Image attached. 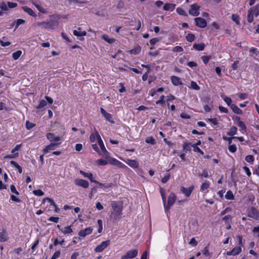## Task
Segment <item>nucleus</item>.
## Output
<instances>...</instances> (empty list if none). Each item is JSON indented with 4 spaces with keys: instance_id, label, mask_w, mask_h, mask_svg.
Returning a JSON list of instances; mask_svg holds the SVG:
<instances>
[{
    "instance_id": "nucleus-1",
    "label": "nucleus",
    "mask_w": 259,
    "mask_h": 259,
    "mask_svg": "<svg viewBox=\"0 0 259 259\" xmlns=\"http://www.w3.org/2000/svg\"><path fill=\"white\" fill-rule=\"evenodd\" d=\"M51 17L53 19H50L48 21H43L38 23V26H41L42 28L53 30L57 28L59 25V20L61 17L59 15H51Z\"/></svg>"
},
{
    "instance_id": "nucleus-2",
    "label": "nucleus",
    "mask_w": 259,
    "mask_h": 259,
    "mask_svg": "<svg viewBox=\"0 0 259 259\" xmlns=\"http://www.w3.org/2000/svg\"><path fill=\"white\" fill-rule=\"evenodd\" d=\"M259 15V5L256 4L250 8L247 12V20L248 23H252L253 20L254 16L257 17Z\"/></svg>"
},
{
    "instance_id": "nucleus-3",
    "label": "nucleus",
    "mask_w": 259,
    "mask_h": 259,
    "mask_svg": "<svg viewBox=\"0 0 259 259\" xmlns=\"http://www.w3.org/2000/svg\"><path fill=\"white\" fill-rule=\"evenodd\" d=\"M176 199V195L174 192H171L168 197L167 203L166 204L165 202V204H163L166 213H167L170 208L174 204Z\"/></svg>"
},
{
    "instance_id": "nucleus-4",
    "label": "nucleus",
    "mask_w": 259,
    "mask_h": 259,
    "mask_svg": "<svg viewBox=\"0 0 259 259\" xmlns=\"http://www.w3.org/2000/svg\"><path fill=\"white\" fill-rule=\"evenodd\" d=\"M247 216L255 220L259 221V210L254 206H251L247 209Z\"/></svg>"
},
{
    "instance_id": "nucleus-5",
    "label": "nucleus",
    "mask_w": 259,
    "mask_h": 259,
    "mask_svg": "<svg viewBox=\"0 0 259 259\" xmlns=\"http://www.w3.org/2000/svg\"><path fill=\"white\" fill-rule=\"evenodd\" d=\"M111 206L113 210L115 211V215L119 216L121 215L122 210V207L119 202L113 201L111 203Z\"/></svg>"
},
{
    "instance_id": "nucleus-6",
    "label": "nucleus",
    "mask_w": 259,
    "mask_h": 259,
    "mask_svg": "<svg viewBox=\"0 0 259 259\" xmlns=\"http://www.w3.org/2000/svg\"><path fill=\"white\" fill-rule=\"evenodd\" d=\"M96 135H97V136H98V144H99L102 151L103 152L104 155L106 157V158H108V157L109 155V153L106 149V148L104 146L103 142V141L101 139V137H100L98 131H96Z\"/></svg>"
},
{
    "instance_id": "nucleus-7",
    "label": "nucleus",
    "mask_w": 259,
    "mask_h": 259,
    "mask_svg": "<svg viewBox=\"0 0 259 259\" xmlns=\"http://www.w3.org/2000/svg\"><path fill=\"white\" fill-rule=\"evenodd\" d=\"M100 112L102 115V116L105 118V119L111 123H114V121L113 119L112 115L109 113H108L103 108L101 107L100 108Z\"/></svg>"
},
{
    "instance_id": "nucleus-8",
    "label": "nucleus",
    "mask_w": 259,
    "mask_h": 259,
    "mask_svg": "<svg viewBox=\"0 0 259 259\" xmlns=\"http://www.w3.org/2000/svg\"><path fill=\"white\" fill-rule=\"evenodd\" d=\"M138 253L137 249H132L128 250L124 255L121 257V259H130L135 257Z\"/></svg>"
},
{
    "instance_id": "nucleus-9",
    "label": "nucleus",
    "mask_w": 259,
    "mask_h": 259,
    "mask_svg": "<svg viewBox=\"0 0 259 259\" xmlns=\"http://www.w3.org/2000/svg\"><path fill=\"white\" fill-rule=\"evenodd\" d=\"M110 243V240H107L103 241L100 245H98L95 248V251L96 252H101L103 251L106 248H107Z\"/></svg>"
},
{
    "instance_id": "nucleus-10",
    "label": "nucleus",
    "mask_w": 259,
    "mask_h": 259,
    "mask_svg": "<svg viewBox=\"0 0 259 259\" xmlns=\"http://www.w3.org/2000/svg\"><path fill=\"white\" fill-rule=\"evenodd\" d=\"M73 34L78 37V39L80 40H83L84 39L83 36L87 35V32L84 30H82L80 27H78L76 30H73Z\"/></svg>"
},
{
    "instance_id": "nucleus-11",
    "label": "nucleus",
    "mask_w": 259,
    "mask_h": 259,
    "mask_svg": "<svg viewBox=\"0 0 259 259\" xmlns=\"http://www.w3.org/2000/svg\"><path fill=\"white\" fill-rule=\"evenodd\" d=\"M195 25L201 28H205L207 25V21L201 17H197L194 19Z\"/></svg>"
},
{
    "instance_id": "nucleus-12",
    "label": "nucleus",
    "mask_w": 259,
    "mask_h": 259,
    "mask_svg": "<svg viewBox=\"0 0 259 259\" xmlns=\"http://www.w3.org/2000/svg\"><path fill=\"white\" fill-rule=\"evenodd\" d=\"M194 189V186L193 185L190 186L188 188H185V187L182 186L180 188V191L183 194H184L185 195V196H186L187 197H188L191 195Z\"/></svg>"
},
{
    "instance_id": "nucleus-13",
    "label": "nucleus",
    "mask_w": 259,
    "mask_h": 259,
    "mask_svg": "<svg viewBox=\"0 0 259 259\" xmlns=\"http://www.w3.org/2000/svg\"><path fill=\"white\" fill-rule=\"evenodd\" d=\"M199 7L196 4H192L190 6V9L189 11V13L191 15L197 16L199 14Z\"/></svg>"
},
{
    "instance_id": "nucleus-14",
    "label": "nucleus",
    "mask_w": 259,
    "mask_h": 259,
    "mask_svg": "<svg viewBox=\"0 0 259 259\" xmlns=\"http://www.w3.org/2000/svg\"><path fill=\"white\" fill-rule=\"evenodd\" d=\"M74 183L76 185L81 186L84 188H87L89 186V182L83 179H76L74 180Z\"/></svg>"
},
{
    "instance_id": "nucleus-15",
    "label": "nucleus",
    "mask_w": 259,
    "mask_h": 259,
    "mask_svg": "<svg viewBox=\"0 0 259 259\" xmlns=\"http://www.w3.org/2000/svg\"><path fill=\"white\" fill-rule=\"evenodd\" d=\"M242 251V248L240 246H238L233 248L230 251H227L226 254L227 255H236L239 254Z\"/></svg>"
},
{
    "instance_id": "nucleus-16",
    "label": "nucleus",
    "mask_w": 259,
    "mask_h": 259,
    "mask_svg": "<svg viewBox=\"0 0 259 259\" xmlns=\"http://www.w3.org/2000/svg\"><path fill=\"white\" fill-rule=\"evenodd\" d=\"M93 229L91 227H88L84 229L81 230L78 232V235L81 237H85L86 236L92 233Z\"/></svg>"
},
{
    "instance_id": "nucleus-17",
    "label": "nucleus",
    "mask_w": 259,
    "mask_h": 259,
    "mask_svg": "<svg viewBox=\"0 0 259 259\" xmlns=\"http://www.w3.org/2000/svg\"><path fill=\"white\" fill-rule=\"evenodd\" d=\"M60 143H51L49 145H47L44 149L43 152L46 154L51 150H53L55 149V147L59 145Z\"/></svg>"
},
{
    "instance_id": "nucleus-18",
    "label": "nucleus",
    "mask_w": 259,
    "mask_h": 259,
    "mask_svg": "<svg viewBox=\"0 0 259 259\" xmlns=\"http://www.w3.org/2000/svg\"><path fill=\"white\" fill-rule=\"evenodd\" d=\"M21 147V145H17L12 150V153L13 154H11L7 155L6 157L9 158H14L15 157H17L19 155V153L17 152L16 151H18Z\"/></svg>"
},
{
    "instance_id": "nucleus-19",
    "label": "nucleus",
    "mask_w": 259,
    "mask_h": 259,
    "mask_svg": "<svg viewBox=\"0 0 259 259\" xmlns=\"http://www.w3.org/2000/svg\"><path fill=\"white\" fill-rule=\"evenodd\" d=\"M46 137L51 142H58L61 140L60 137H55L54 134L51 133H47Z\"/></svg>"
},
{
    "instance_id": "nucleus-20",
    "label": "nucleus",
    "mask_w": 259,
    "mask_h": 259,
    "mask_svg": "<svg viewBox=\"0 0 259 259\" xmlns=\"http://www.w3.org/2000/svg\"><path fill=\"white\" fill-rule=\"evenodd\" d=\"M125 162L133 168H136L139 166V163L136 160L127 159Z\"/></svg>"
},
{
    "instance_id": "nucleus-21",
    "label": "nucleus",
    "mask_w": 259,
    "mask_h": 259,
    "mask_svg": "<svg viewBox=\"0 0 259 259\" xmlns=\"http://www.w3.org/2000/svg\"><path fill=\"white\" fill-rule=\"evenodd\" d=\"M171 81L172 83L176 86L183 84L182 82L181 81L180 78L176 76H171Z\"/></svg>"
},
{
    "instance_id": "nucleus-22",
    "label": "nucleus",
    "mask_w": 259,
    "mask_h": 259,
    "mask_svg": "<svg viewBox=\"0 0 259 259\" xmlns=\"http://www.w3.org/2000/svg\"><path fill=\"white\" fill-rule=\"evenodd\" d=\"M22 8L24 11L27 13L29 15L33 17H35L36 16V14L31 8L28 7L27 6H23Z\"/></svg>"
},
{
    "instance_id": "nucleus-23",
    "label": "nucleus",
    "mask_w": 259,
    "mask_h": 259,
    "mask_svg": "<svg viewBox=\"0 0 259 259\" xmlns=\"http://www.w3.org/2000/svg\"><path fill=\"white\" fill-rule=\"evenodd\" d=\"M96 184L99 185L105 191H106L108 189L111 188L113 186L112 183H102L98 181H97Z\"/></svg>"
},
{
    "instance_id": "nucleus-24",
    "label": "nucleus",
    "mask_w": 259,
    "mask_h": 259,
    "mask_svg": "<svg viewBox=\"0 0 259 259\" xmlns=\"http://www.w3.org/2000/svg\"><path fill=\"white\" fill-rule=\"evenodd\" d=\"M8 237L7 234L6 230L5 229H3V231L0 232V242H4L8 240Z\"/></svg>"
},
{
    "instance_id": "nucleus-25",
    "label": "nucleus",
    "mask_w": 259,
    "mask_h": 259,
    "mask_svg": "<svg viewBox=\"0 0 259 259\" xmlns=\"http://www.w3.org/2000/svg\"><path fill=\"white\" fill-rule=\"evenodd\" d=\"M191 143L184 142L183 144V152L187 153L188 151H191Z\"/></svg>"
},
{
    "instance_id": "nucleus-26",
    "label": "nucleus",
    "mask_w": 259,
    "mask_h": 259,
    "mask_svg": "<svg viewBox=\"0 0 259 259\" xmlns=\"http://www.w3.org/2000/svg\"><path fill=\"white\" fill-rule=\"evenodd\" d=\"M80 173L84 177L88 178L91 182L95 183L97 182V181L93 179V175L92 173L85 172L82 170H80Z\"/></svg>"
},
{
    "instance_id": "nucleus-27",
    "label": "nucleus",
    "mask_w": 259,
    "mask_h": 259,
    "mask_svg": "<svg viewBox=\"0 0 259 259\" xmlns=\"http://www.w3.org/2000/svg\"><path fill=\"white\" fill-rule=\"evenodd\" d=\"M230 108L235 113L239 115L242 114V111L236 105L232 104L230 106Z\"/></svg>"
},
{
    "instance_id": "nucleus-28",
    "label": "nucleus",
    "mask_w": 259,
    "mask_h": 259,
    "mask_svg": "<svg viewBox=\"0 0 259 259\" xmlns=\"http://www.w3.org/2000/svg\"><path fill=\"white\" fill-rule=\"evenodd\" d=\"M176 5L171 3L165 4L163 7V9L165 11H173L175 9Z\"/></svg>"
},
{
    "instance_id": "nucleus-29",
    "label": "nucleus",
    "mask_w": 259,
    "mask_h": 259,
    "mask_svg": "<svg viewBox=\"0 0 259 259\" xmlns=\"http://www.w3.org/2000/svg\"><path fill=\"white\" fill-rule=\"evenodd\" d=\"M141 51V47L137 45L133 49L130 51V53L131 54L138 55Z\"/></svg>"
},
{
    "instance_id": "nucleus-30",
    "label": "nucleus",
    "mask_w": 259,
    "mask_h": 259,
    "mask_svg": "<svg viewBox=\"0 0 259 259\" xmlns=\"http://www.w3.org/2000/svg\"><path fill=\"white\" fill-rule=\"evenodd\" d=\"M60 231L65 235L71 234L73 232L71 226H68L63 229H60Z\"/></svg>"
},
{
    "instance_id": "nucleus-31",
    "label": "nucleus",
    "mask_w": 259,
    "mask_h": 259,
    "mask_svg": "<svg viewBox=\"0 0 259 259\" xmlns=\"http://www.w3.org/2000/svg\"><path fill=\"white\" fill-rule=\"evenodd\" d=\"M193 48L194 49L197 51H202L205 48V44L203 43L201 44H194Z\"/></svg>"
},
{
    "instance_id": "nucleus-32",
    "label": "nucleus",
    "mask_w": 259,
    "mask_h": 259,
    "mask_svg": "<svg viewBox=\"0 0 259 259\" xmlns=\"http://www.w3.org/2000/svg\"><path fill=\"white\" fill-rule=\"evenodd\" d=\"M32 4L35 6L37 10L43 14L46 13V11L44 8L39 6L36 2V0H31Z\"/></svg>"
},
{
    "instance_id": "nucleus-33",
    "label": "nucleus",
    "mask_w": 259,
    "mask_h": 259,
    "mask_svg": "<svg viewBox=\"0 0 259 259\" xmlns=\"http://www.w3.org/2000/svg\"><path fill=\"white\" fill-rule=\"evenodd\" d=\"M210 186V183L209 181H205L203 183L200 187V191L203 192L205 190L207 189Z\"/></svg>"
},
{
    "instance_id": "nucleus-34",
    "label": "nucleus",
    "mask_w": 259,
    "mask_h": 259,
    "mask_svg": "<svg viewBox=\"0 0 259 259\" xmlns=\"http://www.w3.org/2000/svg\"><path fill=\"white\" fill-rule=\"evenodd\" d=\"M102 39H103L105 41L107 42L109 44H113L115 41V39L113 38H110L108 35L106 34H104L102 36Z\"/></svg>"
},
{
    "instance_id": "nucleus-35",
    "label": "nucleus",
    "mask_w": 259,
    "mask_h": 259,
    "mask_svg": "<svg viewBox=\"0 0 259 259\" xmlns=\"http://www.w3.org/2000/svg\"><path fill=\"white\" fill-rule=\"evenodd\" d=\"M225 197L226 199L231 200H234L235 198L233 192L231 190H228L227 192Z\"/></svg>"
},
{
    "instance_id": "nucleus-36",
    "label": "nucleus",
    "mask_w": 259,
    "mask_h": 259,
    "mask_svg": "<svg viewBox=\"0 0 259 259\" xmlns=\"http://www.w3.org/2000/svg\"><path fill=\"white\" fill-rule=\"evenodd\" d=\"M96 131H97L96 128H94L95 133H92L90 137V141L92 143L95 142L96 140H98V136L96 135Z\"/></svg>"
},
{
    "instance_id": "nucleus-37",
    "label": "nucleus",
    "mask_w": 259,
    "mask_h": 259,
    "mask_svg": "<svg viewBox=\"0 0 259 259\" xmlns=\"http://www.w3.org/2000/svg\"><path fill=\"white\" fill-rule=\"evenodd\" d=\"M145 142L152 145H154L156 144V141L152 136L147 137L145 139Z\"/></svg>"
},
{
    "instance_id": "nucleus-38",
    "label": "nucleus",
    "mask_w": 259,
    "mask_h": 259,
    "mask_svg": "<svg viewBox=\"0 0 259 259\" xmlns=\"http://www.w3.org/2000/svg\"><path fill=\"white\" fill-rule=\"evenodd\" d=\"M237 128L235 126H233L231 127L229 132L227 133V135L229 136H233L237 134Z\"/></svg>"
},
{
    "instance_id": "nucleus-39",
    "label": "nucleus",
    "mask_w": 259,
    "mask_h": 259,
    "mask_svg": "<svg viewBox=\"0 0 259 259\" xmlns=\"http://www.w3.org/2000/svg\"><path fill=\"white\" fill-rule=\"evenodd\" d=\"M10 163L18 169L20 174L22 172V168L17 162L15 161H11Z\"/></svg>"
},
{
    "instance_id": "nucleus-40",
    "label": "nucleus",
    "mask_w": 259,
    "mask_h": 259,
    "mask_svg": "<svg viewBox=\"0 0 259 259\" xmlns=\"http://www.w3.org/2000/svg\"><path fill=\"white\" fill-rule=\"evenodd\" d=\"M46 202H48V203H50V205L53 206H54L56 204L53 199L48 197L45 198L43 199L42 204H45Z\"/></svg>"
},
{
    "instance_id": "nucleus-41",
    "label": "nucleus",
    "mask_w": 259,
    "mask_h": 259,
    "mask_svg": "<svg viewBox=\"0 0 259 259\" xmlns=\"http://www.w3.org/2000/svg\"><path fill=\"white\" fill-rule=\"evenodd\" d=\"M238 126L241 128V132L242 133H244L246 132V126L244 122H239V123L237 124Z\"/></svg>"
},
{
    "instance_id": "nucleus-42",
    "label": "nucleus",
    "mask_w": 259,
    "mask_h": 259,
    "mask_svg": "<svg viewBox=\"0 0 259 259\" xmlns=\"http://www.w3.org/2000/svg\"><path fill=\"white\" fill-rule=\"evenodd\" d=\"M22 51L20 50L17 51L13 53L12 57L14 60H17L21 55Z\"/></svg>"
},
{
    "instance_id": "nucleus-43",
    "label": "nucleus",
    "mask_w": 259,
    "mask_h": 259,
    "mask_svg": "<svg viewBox=\"0 0 259 259\" xmlns=\"http://www.w3.org/2000/svg\"><path fill=\"white\" fill-rule=\"evenodd\" d=\"M198 176L200 178H207L209 177L208 172L206 169H203L202 172L199 174Z\"/></svg>"
},
{
    "instance_id": "nucleus-44",
    "label": "nucleus",
    "mask_w": 259,
    "mask_h": 259,
    "mask_svg": "<svg viewBox=\"0 0 259 259\" xmlns=\"http://www.w3.org/2000/svg\"><path fill=\"white\" fill-rule=\"evenodd\" d=\"M195 36L193 33H190L186 36V39L189 42H192L194 40Z\"/></svg>"
},
{
    "instance_id": "nucleus-45",
    "label": "nucleus",
    "mask_w": 259,
    "mask_h": 259,
    "mask_svg": "<svg viewBox=\"0 0 259 259\" xmlns=\"http://www.w3.org/2000/svg\"><path fill=\"white\" fill-rule=\"evenodd\" d=\"M47 105V102L45 100H41L40 101L39 104L36 106V109H40L42 108Z\"/></svg>"
},
{
    "instance_id": "nucleus-46",
    "label": "nucleus",
    "mask_w": 259,
    "mask_h": 259,
    "mask_svg": "<svg viewBox=\"0 0 259 259\" xmlns=\"http://www.w3.org/2000/svg\"><path fill=\"white\" fill-rule=\"evenodd\" d=\"M232 20L234 21L237 25L240 24L239 17L236 14H232L231 16Z\"/></svg>"
},
{
    "instance_id": "nucleus-47",
    "label": "nucleus",
    "mask_w": 259,
    "mask_h": 259,
    "mask_svg": "<svg viewBox=\"0 0 259 259\" xmlns=\"http://www.w3.org/2000/svg\"><path fill=\"white\" fill-rule=\"evenodd\" d=\"M245 160L248 163H252L254 160V158L252 155H248L245 156Z\"/></svg>"
},
{
    "instance_id": "nucleus-48",
    "label": "nucleus",
    "mask_w": 259,
    "mask_h": 259,
    "mask_svg": "<svg viewBox=\"0 0 259 259\" xmlns=\"http://www.w3.org/2000/svg\"><path fill=\"white\" fill-rule=\"evenodd\" d=\"M191 88L195 90L198 91L200 90V87L194 81H191Z\"/></svg>"
},
{
    "instance_id": "nucleus-49",
    "label": "nucleus",
    "mask_w": 259,
    "mask_h": 259,
    "mask_svg": "<svg viewBox=\"0 0 259 259\" xmlns=\"http://www.w3.org/2000/svg\"><path fill=\"white\" fill-rule=\"evenodd\" d=\"M176 11L180 15L187 16V14L185 10L180 7L177 8Z\"/></svg>"
},
{
    "instance_id": "nucleus-50",
    "label": "nucleus",
    "mask_w": 259,
    "mask_h": 259,
    "mask_svg": "<svg viewBox=\"0 0 259 259\" xmlns=\"http://www.w3.org/2000/svg\"><path fill=\"white\" fill-rule=\"evenodd\" d=\"M223 98L224 101L227 104V105L230 107V106L232 105V104H231V103L232 102V99L230 97H227V96H224V97H223Z\"/></svg>"
},
{
    "instance_id": "nucleus-51",
    "label": "nucleus",
    "mask_w": 259,
    "mask_h": 259,
    "mask_svg": "<svg viewBox=\"0 0 259 259\" xmlns=\"http://www.w3.org/2000/svg\"><path fill=\"white\" fill-rule=\"evenodd\" d=\"M228 149H229V151L230 152L234 153L237 150V147H236V146L235 144L232 145L231 144L229 145Z\"/></svg>"
},
{
    "instance_id": "nucleus-52",
    "label": "nucleus",
    "mask_w": 259,
    "mask_h": 259,
    "mask_svg": "<svg viewBox=\"0 0 259 259\" xmlns=\"http://www.w3.org/2000/svg\"><path fill=\"white\" fill-rule=\"evenodd\" d=\"M232 217L230 215H225L223 219L222 220L224 221L226 223L229 224L231 221Z\"/></svg>"
},
{
    "instance_id": "nucleus-53",
    "label": "nucleus",
    "mask_w": 259,
    "mask_h": 259,
    "mask_svg": "<svg viewBox=\"0 0 259 259\" xmlns=\"http://www.w3.org/2000/svg\"><path fill=\"white\" fill-rule=\"evenodd\" d=\"M97 163L99 165H106L107 164L108 162L104 159H100L97 160Z\"/></svg>"
},
{
    "instance_id": "nucleus-54",
    "label": "nucleus",
    "mask_w": 259,
    "mask_h": 259,
    "mask_svg": "<svg viewBox=\"0 0 259 259\" xmlns=\"http://www.w3.org/2000/svg\"><path fill=\"white\" fill-rule=\"evenodd\" d=\"M33 193L35 195L38 196H41L44 195V193L40 189L33 190Z\"/></svg>"
},
{
    "instance_id": "nucleus-55",
    "label": "nucleus",
    "mask_w": 259,
    "mask_h": 259,
    "mask_svg": "<svg viewBox=\"0 0 259 259\" xmlns=\"http://www.w3.org/2000/svg\"><path fill=\"white\" fill-rule=\"evenodd\" d=\"M65 242L64 239H62L61 240L59 241L57 238L55 239L54 241V245L57 246L58 244L62 245Z\"/></svg>"
},
{
    "instance_id": "nucleus-56",
    "label": "nucleus",
    "mask_w": 259,
    "mask_h": 259,
    "mask_svg": "<svg viewBox=\"0 0 259 259\" xmlns=\"http://www.w3.org/2000/svg\"><path fill=\"white\" fill-rule=\"evenodd\" d=\"M160 50H161V49H159L157 51L155 52H149L148 55L151 57L157 56L159 54V52Z\"/></svg>"
},
{
    "instance_id": "nucleus-57",
    "label": "nucleus",
    "mask_w": 259,
    "mask_h": 259,
    "mask_svg": "<svg viewBox=\"0 0 259 259\" xmlns=\"http://www.w3.org/2000/svg\"><path fill=\"white\" fill-rule=\"evenodd\" d=\"M201 59L203 61V62L205 64H206L208 61H209V60L211 58V56H203L202 57H201Z\"/></svg>"
},
{
    "instance_id": "nucleus-58",
    "label": "nucleus",
    "mask_w": 259,
    "mask_h": 259,
    "mask_svg": "<svg viewBox=\"0 0 259 259\" xmlns=\"http://www.w3.org/2000/svg\"><path fill=\"white\" fill-rule=\"evenodd\" d=\"M202 254L206 257H209L210 256V252L207 246L205 247L203 249L202 251Z\"/></svg>"
},
{
    "instance_id": "nucleus-59",
    "label": "nucleus",
    "mask_w": 259,
    "mask_h": 259,
    "mask_svg": "<svg viewBox=\"0 0 259 259\" xmlns=\"http://www.w3.org/2000/svg\"><path fill=\"white\" fill-rule=\"evenodd\" d=\"M174 52H182L183 51V49L180 46H176L172 48V50Z\"/></svg>"
},
{
    "instance_id": "nucleus-60",
    "label": "nucleus",
    "mask_w": 259,
    "mask_h": 259,
    "mask_svg": "<svg viewBox=\"0 0 259 259\" xmlns=\"http://www.w3.org/2000/svg\"><path fill=\"white\" fill-rule=\"evenodd\" d=\"M35 126V124L29 122V121H26V127L27 130H30Z\"/></svg>"
},
{
    "instance_id": "nucleus-61",
    "label": "nucleus",
    "mask_w": 259,
    "mask_h": 259,
    "mask_svg": "<svg viewBox=\"0 0 259 259\" xmlns=\"http://www.w3.org/2000/svg\"><path fill=\"white\" fill-rule=\"evenodd\" d=\"M10 200H11L13 202H18V203L21 202V200L20 199L17 198L16 196H15L14 195H11Z\"/></svg>"
},
{
    "instance_id": "nucleus-62",
    "label": "nucleus",
    "mask_w": 259,
    "mask_h": 259,
    "mask_svg": "<svg viewBox=\"0 0 259 259\" xmlns=\"http://www.w3.org/2000/svg\"><path fill=\"white\" fill-rule=\"evenodd\" d=\"M164 97H165L164 95H161L160 97V99L156 102V104L160 105L163 104L165 102L164 100Z\"/></svg>"
},
{
    "instance_id": "nucleus-63",
    "label": "nucleus",
    "mask_w": 259,
    "mask_h": 259,
    "mask_svg": "<svg viewBox=\"0 0 259 259\" xmlns=\"http://www.w3.org/2000/svg\"><path fill=\"white\" fill-rule=\"evenodd\" d=\"M232 210V209L231 207H228L226 208L224 210H222L221 212V215H224L228 212H229Z\"/></svg>"
},
{
    "instance_id": "nucleus-64",
    "label": "nucleus",
    "mask_w": 259,
    "mask_h": 259,
    "mask_svg": "<svg viewBox=\"0 0 259 259\" xmlns=\"http://www.w3.org/2000/svg\"><path fill=\"white\" fill-rule=\"evenodd\" d=\"M207 121L213 124L214 125H217L218 124V120L216 118H208Z\"/></svg>"
}]
</instances>
